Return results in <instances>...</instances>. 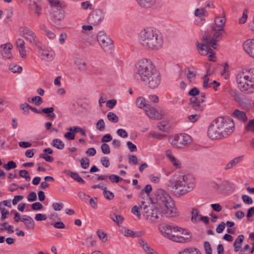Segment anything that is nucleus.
<instances>
[{
    "mask_svg": "<svg viewBox=\"0 0 254 254\" xmlns=\"http://www.w3.org/2000/svg\"><path fill=\"white\" fill-rule=\"evenodd\" d=\"M133 77L137 81L151 88L158 87L161 82L159 73L153 64L151 60L146 58L140 59L135 64Z\"/></svg>",
    "mask_w": 254,
    "mask_h": 254,
    "instance_id": "obj_1",
    "label": "nucleus"
},
{
    "mask_svg": "<svg viewBox=\"0 0 254 254\" xmlns=\"http://www.w3.org/2000/svg\"><path fill=\"white\" fill-rule=\"evenodd\" d=\"M167 189L177 197L185 195L195 187L193 177L180 172L175 173L166 184Z\"/></svg>",
    "mask_w": 254,
    "mask_h": 254,
    "instance_id": "obj_2",
    "label": "nucleus"
},
{
    "mask_svg": "<svg viewBox=\"0 0 254 254\" xmlns=\"http://www.w3.org/2000/svg\"><path fill=\"white\" fill-rule=\"evenodd\" d=\"M158 230L163 237L177 243L188 242L191 238L188 230L165 223L160 224Z\"/></svg>",
    "mask_w": 254,
    "mask_h": 254,
    "instance_id": "obj_3",
    "label": "nucleus"
},
{
    "mask_svg": "<svg viewBox=\"0 0 254 254\" xmlns=\"http://www.w3.org/2000/svg\"><path fill=\"white\" fill-rule=\"evenodd\" d=\"M155 199L158 209L164 215L170 217L178 215L174 202L169 194L165 190L159 189L155 194Z\"/></svg>",
    "mask_w": 254,
    "mask_h": 254,
    "instance_id": "obj_4",
    "label": "nucleus"
},
{
    "mask_svg": "<svg viewBox=\"0 0 254 254\" xmlns=\"http://www.w3.org/2000/svg\"><path fill=\"white\" fill-rule=\"evenodd\" d=\"M236 82L237 88L245 94L254 93V68H244L236 74Z\"/></svg>",
    "mask_w": 254,
    "mask_h": 254,
    "instance_id": "obj_5",
    "label": "nucleus"
},
{
    "mask_svg": "<svg viewBox=\"0 0 254 254\" xmlns=\"http://www.w3.org/2000/svg\"><path fill=\"white\" fill-rule=\"evenodd\" d=\"M222 37L221 33H201L199 40L195 43L198 53L201 56H207L212 49L209 46L216 49V43Z\"/></svg>",
    "mask_w": 254,
    "mask_h": 254,
    "instance_id": "obj_6",
    "label": "nucleus"
},
{
    "mask_svg": "<svg viewBox=\"0 0 254 254\" xmlns=\"http://www.w3.org/2000/svg\"><path fill=\"white\" fill-rule=\"evenodd\" d=\"M223 139L227 138L234 131L235 124L233 121L229 118L219 117L215 119Z\"/></svg>",
    "mask_w": 254,
    "mask_h": 254,
    "instance_id": "obj_7",
    "label": "nucleus"
},
{
    "mask_svg": "<svg viewBox=\"0 0 254 254\" xmlns=\"http://www.w3.org/2000/svg\"><path fill=\"white\" fill-rule=\"evenodd\" d=\"M191 137L186 133H181L170 136L169 142L175 148H184L191 143Z\"/></svg>",
    "mask_w": 254,
    "mask_h": 254,
    "instance_id": "obj_8",
    "label": "nucleus"
},
{
    "mask_svg": "<svg viewBox=\"0 0 254 254\" xmlns=\"http://www.w3.org/2000/svg\"><path fill=\"white\" fill-rule=\"evenodd\" d=\"M37 56L43 62L50 63L55 58V51L50 47L40 46L38 47Z\"/></svg>",
    "mask_w": 254,
    "mask_h": 254,
    "instance_id": "obj_9",
    "label": "nucleus"
},
{
    "mask_svg": "<svg viewBox=\"0 0 254 254\" xmlns=\"http://www.w3.org/2000/svg\"><path fill=\"white\" fill-rule=\"evenodd\" d=\"M97 40L104 52L111 53L113 50V44L112 40L104 33H99Z\"/></svg>",
    "mask_w": 254,
    "mask_h": 254,
    "instance_id": "obj_10",
    "label": "nucleus"
},
{
    "mask_svg": "<svg viewBox=\"0 0 254 254\" xmlns=\"http://www.w3.org/2000/svg\"><path fill=\"white\" fill-rule=\"evenodd\" d=\"M205 95L204 93L201 92L199 96L190 98V105L191 108L194 110L201 112L205 107Z\"/></svg>",
    "mask_w": 254,
    "mask_h": 254,
    "instance_id": "obj_11",
    "label": "nucleus"
},
{
    "mask_svg": "<svg viewBox=\"0 0 254 254\" xmlns=\"http://www.w3.org/2000/svg\"><path fill=\"white\" fill-rule=\"evenodd\" d=\"M207 136L211 140L222 139L223 137L218 127L216 120H213L207 130Z\"/></svg>",
    "mask_w": 254,
    "mask_h": 254,
    "instance_id": "obj_12",
    "label": "nucleus"
},
{
    "mask_svg": "<svg viewBox=\"0 0 254 254\" xmlns=\"http://www.w3.org/2000/svg\"><path fill=\"white\" fill-rule=\"evenodd\" d=\"M13 46L10 43H7L0 46V53L2 58L5 60H12L14 59Z\"/></svg>",
    "mask_w": 254,
    "mask_h": 254,
    "instance_id": "obj_13",
    "label": "nucleus"
},
{
    "mask_svg": "<svg viewBox=\"0 0 254 254\" xmlns=\"http://www.w3.org/2000/svg\"><path fill=\"white\" fill-rule=\"evenodd\" d=\"M104 18L103 12L100 9L93 11L88 17V23L93 26L97 25Z\"/></svg>",
    "mask_w": 254,
    "mask_h": 254,
    "instance_id": "obj_14",
    "label": "nucleus"
},
{
    "mask_svg": "<svg viewBox=\"0 0 254 254\" xmlns=\"http://www.w3.org/2000/svg\"><path fill=\"white\" fill-rule=\"evenodd\" d=\"M163 42L162 33H154L152 35L149 49L157 50L160 49L163 46Z\"/></svg>",
    "mask_w": 254,
    "mask_h": 254,
    "instance_id": "obj_15",
    "label": "nucleus"
},
{
    "mask_svg": "<svg viewBox=\"0 0 254 254\" xmlns=\"http://www.w3.org/2000/svg\"><path fill=\"white\" fill-rule=\"evenodd\" d=\"M158 211L161 213L158 209V206L154 209L147 208V211H145V216L147 220L151 223L158 222L160 214L158 212Z\"/></svg>",
    "mask_w": 254,
    "mask_h": 254,
    "instance_id": "obj_16",
    "label": "nucleus"
},
{
    "mask_svg": "<svg viewBox=\"0 0 254 254\" xmlns=\"http://www.w3.org/2000/svg\"><path fill=\"white\" fill-rule=\"evenodd\" d=\"M153 34L154 33H139L138 35L139 44L149 49Z\"/></svg>",
    "mask_w": 254,
    "mask_h": 254,
    "instance_id": "obj_17",
    "label": "nucleus"
},
{
    "mask_svg": "<svg viewBox=\"0 0 254 254\" xmlns=\"http://www.w3.org/2000/svg\"><path fill=\"white\" fill-rule=\"evenodd\" d=\"M243 48L250 57L254 59V38L245 41L243 44Z\"/></svg>",
    "mask_w": 254,
    "mask_h": 254,
    "instance_id": "obj_18",
    "label": "nucleus"
},
{
    "mask_svg": "<svg viewBox=\"0 0 254 254\" xmlns=\"http://www.w3.org/2000/svg\"><path fill=\"white\" fill-rule=\"evenodd\" d=\"M166 157L176 169H181L182 166L181 161L169 150L165 151Z\"/></svg>",
    "mask_w": 254,
    "mask_h": 254,
    "instance_id": "obj_19",
    "label": "nucleus"
},
{
    "mask_svg": "<svg viewBox=\"0 0 254 254\" xmlns=\"http://www.w3.org/2000/svg\"><path fill=\"white\" fill-rule=\"evenodd\" d=\"M146 115L150 119L160 120L162 118L163 115L160 111H157L153 107H148L144 110Z\"/></svg>",
    "mask_w": 254,
    "mask_h": 254,
    "instance_id": "obj_20",
    "label": "nucleus"
},
{
    "mask_svg": "<svg viewBox=\"0 0 254 254\" xmlns=\"http://www.w3.org/2000/svg\"><path fill=\"white\" fill-rule=\"evenodd\" d=\"M194 14L198 17L197 24H202L205 21V16H207L208 13L205 8H196L195 9Z\"/></svg>",
    "mask_w": 254,
    "mask_h": 254,
    "instance_id": "obj_21",
    "label": "nucleus"
},
{
    "mask_svg": "<svg viewBox=\"0 0 254 254\" xmlns=\"http://www.w3.org/2000/svg\"><path fill=\"white\" fill-rule=\"evenodd\" d=\"M21 222L24 223L25 228L28 230H33L35 228V222L33 218L28 215H23Z\"/></svg>",
    "mask_w": 254,
    "mask_h": 254,
    "instance_id": "obj_22",
    "label": "nucleus"
},
{
    "mask_svg": "<svg viewBox=\"0 0 254 254\" xmlns=\"http://www.w3.org/2000/svg\"><path fill=\"white\" fill-rule=\"evenodd\" d=\"M216 26L215 30L217 32H220L224 30V27L225 24V19L224 17H217L215 19Z\"/></svg>",
    "mask_w": 254,
    "mask_h": 254,
    "instance_id": "obj_23",
    "label": "nucleus"
},
{
    "mask_svg": "<svg viewBox=\"0 0 254 254\" xmlns=\"http://www.w3.org/2000/svg\"><path fill=\"white\" fill-rule=\"evenodd\" d=\"M187 78L190 81L194 80L196 75V68L193 66L189 67L185 69Z\"/></svg>",
    "mask_w": 254,
    "mask_h": 254,
    "instance_id": "obj_24",
    "label": "nucleus"
},
{
    "mask_svg": "<svg viewBox=\"0 0 254 254\" xmlns=\"http://www.w3.org/2000/svg\"><path fill=\"white\" fill-rule=\"evenodd\" d=\"M74 63L80 71H84L87 69L86 63L84 62L80 57H75Z\"/></svg>",
    "mask_w": 254,
    "mask_h": 254,
    "instance_id": "obj_25",
    "label": "nucleus"
},
{
    "mask_svg": "<svg viewBox=\"0 0 254 254\" xmlns=\"http://www.w3.org/2000/svg\"><path fill=\"white\" fill-rule=\"evenodd\" d=\"M135 104L136 107L140 109L146 108L148 105V101L146 100L144 97L142 96L138 97L136 99Z\"/></svg>",
    "mask_w": 254,
    "mask_h": 254,
    "instance_id": "obj_26",
    "label": "nucleus"
},
{
    "mask_svg": "<svg viewBox=\"0 0 254 254\" xmlns=\"http://www.w3.org/2000/svg\"><path fill=\"white\" fill-rule=\"evenodd\" d=\"M23 37L33 45L36 44L38 42V39L34 33H24Z\"/></svg>",
    "mask_w": 254,
    "mask_h": 254,
    "instance_id": "obj_27",
    "label": "nucleus"
},
{
    "mask_svg": "<svg viewBox=\"0 0 254 254\" xmlns=\"http://www.w3.org/2000/svg\"><path fill=\"white\" fill-rule=\"evenodd\" d=\"M232 116L236 119L243 122H246L248 120L246 113L239 110H235Z\"/></svg>",
    "mask_w": 254,
    "mask_h": 254,
    "instance_id": "obj_28",
    "label": "nucleus"
},
{
    "mask_svg": "<svg viewBox=\"0 0 254 254\" xmlns=\"http://www.w3.org/2000/svg\"><path fill=\"white\" fill-rule=\"evenodd\" d=\"M244 156H240L234 158L230 161L226 166V169H230L234 166H236L238 164L241 163L243 160Z\"/></svg>",
    "mask_w": 254,
    "mask_h": 254,
    "instance_id": "obj_29",
    "label": "nucleus"
},
{
    "mask_svg": "<svg viewBox=\"0 0 254 254\" xmlns=\"http://www.w3.org/2000/svg\"><path fill=\"white\" fill-rule=\"evenodd\" d=\"M54 109L53 107L45 108L41 110L42 113L45 114L49 117L52 121L56 117V114L54 112Z\"/></svg>",
    "mask_w": 254,
    "mask_h": 254,
    "instance_id": "obj_30",
    "label": "nucleus"
},
{
    "mask_svg": "<svg viewBox=\"0 0 254 254\" xmlns=\"http://www.w3.org/2000/svg\"><path fill=\"white\" fill-rule=\"evenodd\" d=\"M201 215L199 210L196 208H192L191 213V221L193 223H197L200 221Z\"/></svg>",
    "mask_w": 254,
    "mask_h": 254,
    "instance_id": "obj_31",
    "label": "nucleus"
},
{
    "mask_svg": "<svg viewBox=\"0 0 254 254\" xmlns=\"http://www.w3.org/2000/svg\"><path fill=\"white\" fill-rule=\"evenodd\" d=\"M68 130V131L64 134V137L67 140H73L75 138L76 134L75 127H69Z\"/></svg>",
    "mask_w": 254,
    "mask_h": 254,
    "instance_id": "obj_32",
    "label": "nucleus"
},
{
    "mask_svg": "<svg viewBox=\"0 0 254 254\" xmlns=\"http://www.w3.org/2000/svg\"><path fill=\"white\" fill-rule=\"evenodd\" d=\"M137 3L143 7H150L156 2V0H136Z\"/></svg>",
    "mask_w": 254,
    "mask_h": 254,
    "instance_id": "obj_33",
    "label": "nucleus"
},
{
    "mask_svg": "<svg viewBox=\"0 0 254 254\" xmlns=\"http://www.w3.org/2000/svg\"><path fill=\"white\" fill-rule=\"evenodd\" d=\"M179 254H201L200 251L194 247H189L185 249L179 253Z\"/></svg>",
    "mask_w": 254,
    "mask_h": 254,
    "instance_id": "obj_34",
    "label": "nucleus"
},
{
    "mask_svg": "<svg viewBox=\"0 0 254 254\" xmlns=\"http://www.w3.org/2000/svg\"><path fill=\"white\" fill-rule=\"evenodd\" d=\"M244 236L243 235H240L235 240L234 244V247L236 252L239 251V249L241 248V245L244 240Z\"/></svg>",
    "mask_w": 254,
    "mask_h": 254,
    "instance_id": "obj_35",
    "label": "nucleus"
},
{
    "mask_svg": "<svg viewBox=\"0 0 254 254\" xmlns=\"http://www.w3.org/2000/svg\"><path fill=\"white\" fill-rule=\"evenodd\" d=\"M51 144L54 147L60 150H62L64 147V143L63 142L62 140L59 138L54 139L52 140Z\"/></svg>",
    "mask_w": 254,
    "mask_h": 254,
    "instance_id": "obj_36",
    "label": "nucleus"
},
{
    "mask_svg": "<svg viewBox=\"0 0 254 254\" xmlns=\"http://www.w3.org/2000/svg\"><path fill=\"white\" fill-rule=\"evenodd\" d=\"M96 234L102 243H106L108 241L107 234L102 230H98Z\"/></svg>",
    "mask_w": 254,
    "mask_h": 254,
    "instance_id": "obj_37",
    "label": "nucleus"
},
{
    "mask_svg": "<svg viewBox=\"0 0 254 254\" xmlns=\"http://www.w3.org/2000/svg\"><path fill=\"white\" fill-rule=\"evenodd\" d=\"M152 190V188L150 185H147L145 186L143 190L140 192L139 194V197H141L144 195V193H146V196H145L146 198L148 197L149 194Z\"/></svg>",
    "mask_w": 254,
    "mask_h": 254,
    "instance_id": "obj_38",
    "label": "nucleus"
},
{
    "mask_svg": "<svg viewBox=\"0 0 254 254\" xmlns=\"http://www.w3.org/2000/svg\"><path fill=\"white\" fill-rule=\"evenodd\" d=\"M9 69L13 73H20L22 70V67L17 64H10Z\"/></svg>",
    "mask_w": 254,
    "mask_h": 254,
    "instance_id": "obj_39",
    "label": "nucleus"
},
{
    "mask_svg": "<svg viewBox=\"0 0 254 254\" xmlns=\"http://www.w3.org/2000/svg\"><path fill=\"white\" fill-rule=\"evenodd\" d=\"M138 243L146 253L147 251H151V248L144 239H139L138 240Z\"/></svg>",
    "mask_w": 254,
    "mask_h": 254,
    "instance_id": "obj_40",
    "label": "nucleus"
},
{
    "mask_svg": "<svg viewBox=\"0 0 254 254\" xmlns=\"http://www.w3.org/2000/svg\"><path fill=\"white\" fill-rule=\"evenodd\" d=\"M223 68L221 71L222 76L225 79L228 77V73L229 71V65L227 63H224L222 64Z\"/></svg>",
    "mask_w": 254,
    "mask_h": 254,
    "instance_id": "obj_41",
    "label": "nucleus"
},
{
    "mask_svg": "<svg viewBox=\"0 0 254 254\" xmlns=\"http://www.w3.org/2000/svg\"><path fill=\"white\" fill-rule=\"evenodd\" d=\"M122 233L123 234V235H124L126 237H130L134 238L137 236V235L136 234V233L128 229H125L124 230L122 231Z\"/></svg>",
    "mask_w": 254,
    "mask_h": 254,
    "instance_id": "obj_42",
    "label": "nucleus"
},
{
    "mask_svg": "<svg viewBox=\"0 0 254 254\" xmlns=\"http://www.w3.org/2000/svg\"><path fill=\"white\" fill-rule=\"evenodd\" d=\"M78 196L81 201L84 202H87L90 197L89 195H87L82 191H79L78 192Z\"/></svg>",
    "mask_w": 254,
    "mask_h": 254,
    "instance_id": "obj_43",
    "label": "nucleus"
},
{
    "mask_svg": "<svg viewBox=\"0 0 254 254\" xmlns=\"http://www.w3.org/2000/svg\"><path fill=\"white\" fill-rule=\"evenodd\" d=\"M248 10L246 9L243 11L242 16L239 19V23L240 24H244L246 22L248 19Z\"/></svg>",
    "mask_w": 254,
    "mask_h": 254,
    "instance_id": "obj_44",
    "label": "nucleus"
},
{
    "mask_svg": "<svg viewBox=\"0 0 254 254\" xmlns=\"http://www.w3.org/2000/svg\"><path fill=\"white\" fill-rule=\"evenodd\" d=\"M108 119L113 123H117L119 121V117L113 112H109L107 114Z\"/></svg>",
    "mask_w": 254,
    "mask_h": 254,
    "instance_id": "obj_45",
    "label": "nucleus"
},
{
    "mask_svg": "<svg viewBox=\"0 0 254 254\" xmlns=\"http://www.w3.org/2000/svg\"><path fill=\"white\" fill-rule=\"evenodd\" d=\"M208 75V71L207 72V75H206L204 77L203 79V87L204 89L208 88L209 87H211L212 82L210 81L209 79L207 77Z\"/></svg>",
    "mask_w": 254,
    "mask_h": 254,
    "instance_id": "obj_46",
    "label": "nucleus"
},
{
    "mask_svg": "<svg viewBox=\"0 0 254 254\" xmlns=\"http://www.w3.org/2000/svg\"><path fill=\"white\" fill-rule=\"evenodd\" d=\"M29 101L33 103L36 106H39L43 102V100L40 96H36L29 99Z\"/></svg>",
    "mask_w": 254,
    "mask_h": 254,
    "instance_id": "obj_47",
    "label": "nucleus"
},
{
    "mask_svg": "<svg viewBox=\"0 0 254 254\" xmlns=\"http://www.w3.org/2000/svg\"><path fill=\"white\" fill-rule=\"evenodd\" d=\"M97 129L100 131H103L105 128V124L103 119H100L96 125Z\"/></svg>",
    "mask_w": 254,
    "mask_h": 254,
    "instance_id": "obj_48",
    "label": "nucleus"
},
{
    "mask_svg": "<svg viewBox=\"0 0 254 254\" xmlns=\"http://www.w3.org/2000/svg\"><path fill=\"white\" fill-rule=\"evenodd\" d=\"M3 167L6 170H10L12 169H14L16 167V164L13 161H10L3 165Z\"/></svg>",
    "mask_w": 254,
    "mask_h": 254,
    "instance_id": "obj_49",
    "label": "nucleus"
},
{
    "mask_svg": "<svg viewBox=\"0 0 254 254\" xmlns=\"http://www.w3.org/2000/svg\"><path fill=\"white\" fill-rule=\"evenodd\" d=\"M69 175L72 179L79 183H85V181L82 179V178L76 173L70 172Z\"/></svg>",
    "mask_w": 254,
    "mask_h": 254,
    "instance_id": "obj_50",
    "label": "nucleus"
},
{
    "mask_svg": "<svg viewBox=\"0 0 254 254\" xmlns=\"http://www.w3.org/2000/svg\"><path fill=\"white\" fill-rule=\"evenodd\" d=\"M19 175L21 177L24 178L27 181L30 180V177L28 171L22 170L19 171Z\"/></svg>",
    "mask_w": 254,
    "mask_h": 254,
    "instance_id": "obj_51",
    "label": "nucleus"
},
{
    "mask_svg": "<svg viewBox=\"0 0 254 254\" xmlns=\"http://www.w3.org/2000/svg\"><path fill=\"white\" fill-rule=\"evenodd\" d=\"M12 227L9 225L6 222H3L2 223L0 224V229L3 230H5L9 232H13V230L11 229Z\"/></svg>",
    "mask_w": 254,
    "mask_h": 254,
    "instance_id": "obj_52",
    "label": "nucleus"
},
{
    "mask_svg": "<svg viewBox=\"0 0 254 254\" xmlns=\"http://www.w3.org/2000/svg\"><path fill=\"white\" fill-rule=\"evenodd\" d=\"M30 106L28 104H22L20 105V108L22 111V113L24 115H28L29 113Z\"/></svg>",
    "mask_w": 254,
    "mask_h": 254,
    "instance_id": "obj_53",
    "label": "nucleus"
},
{
    "mask_svg": "<svg viewBox=\"0 0 254 254\" xmlns=\"http://www.w3.org/2000/svg\"><path fill=\"white\" fill-rule=\"evenodd\" d=\"M203 247L205 250V254H212V249L210 243L205 241L204 242Z\"/></svg>",
    "mask_w": 254,
    "mask_h": 254,
    "instance_id": "obj_54",
    "label": "nucleus"
},
{
    "mask_svg": "<svg viewBox=\"0 0 254 254\" xmlns=\"http://www.w3.org/2000/svg\"><path fill=\"white\" fill-rule=\"evenodd\" d=\"M81 166L83 169H87L89 166V160L87 158H82L80 160Z\"/></svg>",
    "mask_w": 254,
    "mask_h": 254,
    "instance_id": "obj_55",
    "label": "nucleus"
},
{
    "mask_svg": "<svg viewBox=\"0 0 254 254\" xmlns=\"http://www.w3.org/2000/svg\"><path fill=\"white\" fill-rule=\"evenodd\" d=\"M103 194L105 198L108 200H112L114 197L113 193L109 190H104Z\"/></svg>",
    "mask_w": 254,
    "mask_h": 254,
    "instance_id": "obj_56",
    "label": "nucleus"
},
{
    "mask_svg": "<svg viewBox=\"0 0 254 254\" xmlns=\"http://www.w3.org/2000/svg\"><path fill=\"white\" fill-rule=\"evenodd\" d=\"M189 95L193 97H196V96H199L200 93H199V91L198 89L196 87H194L190 90L189 92Z\"/></svg>",
    "mask_w": 254,
    "mask_h": 254,
    "instance_id": "obj_57",
    "label": "nucleus"
},
{
    "mask_svg": "<svg viewBox=\"0 0 254 254\" xmlns=\"http://www.w3.org/2000/svg\"><path fill=\"white\" fill-rule=\"evenodd\" d=\"M102 152L104 154H109L110 153V148L108 144L103 143L101 147Z\"/></svg>",
    "mask_w": 254,
    "mask_h": 254,
    "instance_id": "obj_58",
    "label": "nucleus"
},
{
    "mask_svg": "<svg viewBox=\"0 0 254 254\" xmlns=\"http://www.w3.org/2000/svg\"><path fill=\"white\" fill-rule=\"evenodd\" d=\"M242 199L243 202L247 204H251L253 202L252 198L246 194H244L242 196Z\"/></svg>",
    "mask_w": 254,
    "mask_h": 254,
    "instance_id": "obj_59",
    "label": "nucleus"
},
{
    "mask_svg": "<svg viewBox=\"0 0 254 254\" xmlns=\"http://www.w3.org/2000/svg\"><path fill=\"white\" fill-rule=\"evenodd\" d=\"M188 118L190 122L195 123L200 118V115L198 114L191 115L189 116Z\"/></svg>",
    "mask_w": 254,
    "mask_h": 254,
    "instance_id": "obj_60",
    "label": "nucleus"
},
{
    "mask_svg": "<svg viewBox=\"0 0 254 254\" xmlns=\"http://www.w3.org/2000/svg\"><path fill=\"white\" fill-rule=\"evenodd\" d=\"M39 157L40 158L44 159L46 161L48 162H52L54 160V159L52 157L45 153L41 154Z\"/></svg>",
    "mask_w": 254,
    "mask_h": 254,
    "instance_id": "obj_61",
    "label": "nucleus"
},
{
    "mask_svg": "<svg viewBox=\"0 0 254 254\" xmlns=\"http://www.w3.org/2000/svg\"><path fill=\"white\" fill-rule=\"evenodd\" d=\"M139 209L140 210L139 206L136 205L134 206L131 209V212L139 218H140L141 216V214L139 213Z\"/></svg>",
    "mask_w": 254,
    "mask_h": 254,
    "instance_id": "obj_62",
    "label": "nucleus"
},
{
    "mask_svg": "<svg viewBox=\"0 0 254 254\" xmlns=\"http://www.w3.org/2000/svg\"><path fill=\"white\" fill-rule=\"evenodd\" d=\"M138 158L134 155H130L128 156V162L132 165H136L138 163Z\"/></svg>",
    "mask_w": 254,
    "mask_h": 254,
    "instance_id": "obj_63",
    "label": "nucleus"
},
{
    "mask_svg": "<svg viewBox=\"0 0 254 254\" xmlns=\"http://www.w3.org/2000/svg\"><path fill=\"white\" fill-rule=\"evenodd\" d=\"M167 124V122L166 121H163L160 122L158 124L157 127L159 130L165 131L166 130V127Z\"/></svg>",
    "mask_w": 254,
    "mask_h": 254,
    "instance_id": "obj_64",
    "label": "nucleus"
}]
</instances>
